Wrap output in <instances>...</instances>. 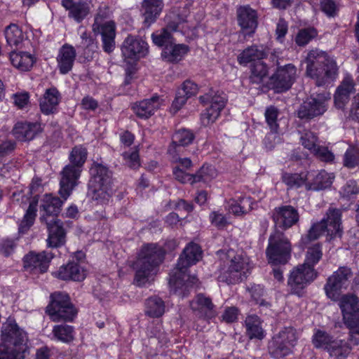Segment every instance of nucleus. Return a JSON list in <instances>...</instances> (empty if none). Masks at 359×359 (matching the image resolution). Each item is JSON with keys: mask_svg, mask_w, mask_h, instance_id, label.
I'll list each match as a JSON object with an SVG mask.
<instances>
[{"mask_svg": "<svg viewBox=\"0 0 359 359\" xmlns=\"http://www.w3.org/2000/svg\"><path fill=\"white\" fill-rule=\"evenodd\" d=\"M126 164L132 169H136L140 166V159L137 151L124 152L123 154Z\"/></svg>", "mask_w": 359, "mask_h": 359, "instance_id": "obj_60", "label": "nucleus"}, {"mask_svg": "<svg viewBox=\"0 0 359 359\" xmlns=\"http://www.w3.org/2000/svg\"><path fill=\"white\" fill-rule=\"evenodd\" d=\"M355 83L353 77L348 74L342 80L341 84L337 88L334 100L335 105L341 108L346 102L348 99L351 93L354 91Z\"/></svg>", "mask_w": 359, "mask_h": 359, "instance_id": "obj_30", "label": "nucleus"}, {"mask_svg": "<svg viewBox=\"0 0 359 359\" xmlns=\"http://www.w3.org/2000/svg\"><path fill=\"white\" fill-rule=\"evenodd\" d=\"M180 90L187 97H191L197 93L198 86L195 83L187 80L183 83L182 87Z\"/></svg>", "mask_w": 359, "mask_h": 359, "instance_id": "obj_63", "label": "nucleus"}, {"mask_svg": "<svg viewBox=\"0 0 359 359\" xmlns=\"http://www.w3.org/2000/svg\"><path fill=\"white\" fill-rule=\"evenodd\" d=\"M41 128L40 124L37 123H17L12 132L14 137L22 142L32 140Z\"/></svg>", "mask_w": 359, "mask_h": 359, "instance_id": "obj_32", "label": "nucleus"}, {"mask_svg": "<svg viewBox=\"0 0 359 359\" xmlns=\"http://www.w3.org/2000/svg\"><path fill=\"white\" fill-rule=\"evenodd\" d=\"M10 60L12 65L21 71H28L34 63V58L27 52L12 51L10 54Z\"/></svg>", "mask_w": 359, "mask_h": 359, "instance_id": "obj_38", "label": "nucleus"}, {"mask_svg": "<svg viewBox=\"0 0 359 359\" xmlns=\"http://www.w3.org/2000/svg\"><path fill=\"white\" fill-rule=\"evenodd\" d=\"M121 51L125 58L137 60L147 54V43L140 38L128 36L123 43Z\"/></svg>", "mask_w": 359, "mask_h": 359, "instance_id": "obj_19", "label": "nucleus"}, {"mask_svg": "<svg viewBox=\"0 0 359 359\" xmlns=\"http://www.w3.org/2000/svg\"><path fill=\"white\" fill-rule=\"evenodd\" d=\"M278 131L269 133L264 139V144L267 149H272L279 142L280 138L277 135Z\"/></svg>", "mask_w": 359, "mask_h": 359, "instance_id": "obj_64", "label": "nucleus"}, {"mask_svg": "<svg viewBox=\"0 0 359 359\" xmlns=\"http://www.w3.org/2000/svg\"><path fill=\"white\" fill-rule=\"evenodd\" d=\"M217 254L224 264L228 265V269L218 276L219 281L235 284L246 278L251 268L248 257L236 255L233 250H219Z\"/></svg>", "mask_w": 359, "mask_h": 359, "instance_id": "obj_5", "label": "nucleus"}, {"mask_svg": "<svg viewBox=\"0 0 359 359\" xmlns=\"http://www.w3.org/2000/svg\"><path fill=\"white\" fill-rule=\"evenodd\" d=\"M170 32L166 27L160 33H153L151 35L153 42L158 46H169L172 42Z\"/></svg>", "mask_w": 359, "mask_h": 359, "instance_id": "obj_52", "label": "nucleus"}, {"mask_svg": "<svg viewBox=\"0 0 359 359\" xmlns=\"http://www.w3.org/2000/svg\"><path fill=\"white\" fill-rule=\"evenodd\" d=\"M189 14V8L187 6L172 8L165 17L166 27L172 32L178 31L180 25L187 22Z\"/></svg>", "mask_w": 359, "mask_h": 359, "instance_id": "obj_31", "label": "nucleus"}, {"mask_svg": "<svg viewBox=\"0 0 359 359\" xmlns=\"http://www.w3.org/2000/svg\"><path fill=\"white\" fill-rule=\"evenodd\" d=\"M248 291L251 295L252 299L255 301V304L261 306H266L269 304L262 299L264 294V288L260 285H253L249 289Z\"/></svg>", "mask_w": 359, "mask_h": 359, "instance_id": "obj_57", "label": "nucleus"}, {"mask_svg": "<svg viewBox=\"0 0 359 359\" xmlns=\"http://www.w3.org/2000/svg\"><path fill=\"white\" fill-rule=\"evenodd\" d=\"M323 348L331 358L346 359L351 351L348 343L344 340L333 339L320 330H316V348Z\"/></svg>", "mask_w": 359, "mask_h": 359, "instance_id": "obj_13", "label": "nucleus"}, {"mask_svg": "<svg viewBox=\"0 0 359 359\" xmlns=\"http://www.w3.org/2000/svg\"><path fill=\"white\" fill-rule=\"evenodd\" d=\"M60 93L55 88L47 89L40 101V108L45 114L55 112L59 103Z\"/></svg>", "mask_w": 359, "mask_h": 359, "instance_id": "obj_35", "label": "nucleus"}, {"mask_svg": "<svg viewBox=\"0 0 359 359\" xmlns=\"http://www.w3.org/2000/svg\"><path fill=\"white\" fill-rule=\"evenodd\" d=\"M5 37L11 47L18 46L24 40L22 30L15 24H11L5 29Z\"/></svg>", "mask_w": 359, "mask_h": 359, "instance_id": "obj_42", "label": "nucleus"}, {"mask_svg": "<svg viewBox=\"0 0 359 359\" xmlns=\"http://www.w3.org/2000/svg\"><path fill=\"white\" fill-rule=\"evenodd\" d=\"M297 115L301 119H312L314 117V99L304 102L297 111Z\"/></svg>", "mask_w": 359, "mask_h": 359, "instance_id": "obj_54", "label": "nucleus"}, {"mask_svg": "<svg viewBox=\"0 0 359 359\" xmlns=\"http://www.w3.org/2000/svg\"><path fill=\"white\" fill-rule=\"evenodd\" d=\"M164 312L165 304L160 297L154 296L147 299L145 310L147 315L151 318H159Z\"/></svg>", "mask_w": 359, "mask_h": 359, "instance_id": "obj_40", "label": "nucleus"}, {"mask_svg": "<svg viewBox=\"0 0 359 359\" xmlns=\"http://www.w3.org/2000/svg\"><path fill=\"white\" fill-rule=\"evenodd\" d=\"M76 55V50L72 46L65 43L60 48L57 57V62L61 74H66L72 70Z\"/></svg>", "mask_w": 359, "mask_h": 359, "instance_id": "obj_25", "label": "nucleus"}, {"mask_svg": "<svg viewBox=\"0 0 359 359\" xmlns=\"http://www.w3.org/2000/svg\"><path fill=\"white\" fill-rule=\"evenodd\" d=\"M319 11L327 18H335L339 15L340 8L336 0H319Z\"/></svg>", "mask_w": 359, "mask_h": 359, "instance_id": "obj_46", "label": "nucleus"}, {"mask_svg": "<svg viewBox=\"0 0 359 359\" xmlns=\"http://www.w3.org/2000/svg\"><path fill=\"white\" fill-rule=\"evenodd\" d=\"M110 17V11L108 6H100L95 16L94 23L92 27H98L99 25L105 23Z\"/></svg>", "mask_w": 359, "mask_h": 359, "instance_id": "obj_58", "label": "nucleus"}, {"mask_svg": "<svg viewBox=\"0 0 359 359\" xmlns=\"http://www.w3.org/2000/svg\"><path fill=\"white\" fill-rule=\"evenodd\" d=\"M314 276V254L306 255L303 264L294 267L287 279V286L291 293L300 295L302 290L313 281Z\"/></svg>", "mask_w": 359, "mask_h": 359, "instance_id": "obj_7", "label": "nucleus"}, {"mask_svg": "<svg viewBox=\"0 0 359 359\" xmlns=\"http://www.w3.org/2000/svg\"><path fill=\"white\" fill-rule=\"evenodd\" d=\"M90 170L93 175L92 198L98 203H105L113 194L112 172L102 163H94Z\"/></svg>", "mask_w": 359, "mask_h": 359, "instance_id": "obj_6", "label": "nucleus"}, {"mask_svg": "<svg viewBox=\"0 0 359 359\" xmlns=\"http://www.w3.org/2000/svg\"><path fill=\"white\" fill-rule=\"evenodd\" d=\"M266 53L262 46H251L243 50L238 56V62L241 65H246L249 62H255L262 60Z\"/></svg>", "mask_w": 359, "mask_h": 359, "instance_id": "obj_37", "label": "nucleus"}, {"mask_svg": "<svg viewBox=\"0 0 359 359\" xmlns=\"http://www.w3.org/2000/svg\"><path fill=\"white\" fill-rule=\"evenodd\" d=\"M199 100L203 104L210 103V106L201 114V122L205 126L214 123L219 116L221 111L226 104V98L224 95L218 93L201 95Z\"/></svg>", "mask_w": 359, "mask_h": 359, "instance_id": "obj_14", "label": "nucleus"}, {"mask_svg": "<svg viewBox=\"0 0 359 359\" xmlns=\"http://www.w3.org/2000/svg\"><path fill=\"white\" fill-rule=\"evenodd\" d=\"M173 175L177 180L181 183L189 182L194 184V175L187 173L182 168L176 167L173 169Z\"/></svg>", "mask_w": 359, "mask_h": 359, "instance_id": "obj_62", "label": "nucleus"}, {"mask_svg": "<svg viewBox=\"0 0 359 359\" xmlns=\"http://www.w3.org/2000/svg\"><path fill=\"white\" fill-rule=\"evenodd\" d=\"M163 257V250L156 244H147L142 247L133 264L136 271L135 281L137 285H144L149 281V278L156 273Z\"/></svg>", "mask_w": 359, "mask_h": 359, "instance_id": "obj_3", "label": "nucleus"}, {"mask_svg": "<svg viewBox=\"0 0 359 359\" xmlns=\"http://www.w3.org/2000/svg\"><path fill=\"white\" fill-rule=\"evenodd\" d=\"M307 176V172H301L299 174L285 173L283 175V181L290 188L299 187L305 184L306 189L310 190L311 189V184L306 183Z\"/></svg>", "mask_w": 359, "mask_h": 359, "instance_id": "obj_43", "label": "nucleus"}, {"mask_svg": "<svg viewBox=\"0 0 359 359\" xmlns=\"http://www.w3.org/2000/svg\"><path fill=\"white\" fill-rule=\"evenodd\" d=\"M190 306L199 317L211 318L215 316L214 305L211 299L203 294H198L190 302Z\"/></svg>", "mask_w": 359, "mask_h": 359, "instance_id": "obj_28", "label": "nucleus"}, {"mask_svg": "<svg viewBox=\"0 0 359 359\" xmlns=\"http://www.w3.org/2000/svg\"><path fill=\"white\" fill-rule=\"evenodd\" d=\"M272 218L276 226L287 229L299 221V214L292 206L283 205L273 210Z\"/></svg>", "mask_w": 359, "mask_h": 359, "instance_id": "obj_18", "label": "nucleus"}, {"mask_svg": "<svg viewBox=\"0 0 359 359\" xmlns=\"http://www.w3.org/2000/svg\"><path fill=\"white\" fill-rule=\"evenodd\" d=\"M56 276L64 280L82 281L86 277V271L79 263L72 261L61 266Z\"/></svg>", "mask_w": 359, "mask_h": 359, "instance_id": "obj_24", "label": "nucleus"}, {"mask_svg": "<svg viewBox=\"0 0 359 359\" xmlns=\"http://www.w3.org/2000/svg\"><path fill=\"white\" fill-rule=\"evenodd\" d=\"M334 178V173L320 170L316 175V191L330 190Z\"/></svg>", "mask_w": 359, "mask_h": 359, "instance_id": "obj_44", "label": "nucleus"}, {"mask_svg": "<svg viewBox=\"0 0 359 359\" xmlns=\"http://www.w3.org/2000/svg\"><path fill=\"white\" fill-rule=\"evenodd\" d=\"M53 257V256L50 252L43 251L36 253L30 252L23 259L24 267L30 272L44 273L47 271Z\"/></svg>", "mask_w": 359, "mask_h": 359, "instance_id": "obj_17", "label": "nucleus"}, {"mask_svg": "<svg viewBox=\"0 0 359 359\" xmlns=\"http://www.w3.org/2000/svg\"><path fill=\"white\" fill-rule=\"evenodd\" d=\"M291 250V244L283 233L277 231L270 236L266 253L271 264H285L290 259Z\"/></svg>", "mask_w": 359, "mask_h": 359, "instance_id": "obj_10", "label": "nucleus"}, {"mask_svg": "<svg viewBox=\"0 0 359 359\" xmlns=\"http://www.w3.org/2000/svg\"><path fill=\"white\" fill-rule=\"evenodd\" d=\"M238 25L248 33L254 32L257 26V13L249 5L239 6L236 10Z\"/></svg>", "mask_w": 359, "mask_h": 359, "instance_id": "obj_23", "label": "nucleus"}, {"mask_svg": "<svg viewBox=\"0 0 359 359\" xmlns=\"http://www.w3.org/2000/svg\"><path fill=\"white\" fill-rule=\"evenodd\" d=\"M314 223L310 226L308 233L302 237L300 246L303 248H308L306 255H309L311 252L314 253Z\"/></svg>", "mask_w": 359, "mask_h": 359, "instance_id": "obj_56", "label": "nucleus"}, {"mask_svg": "<svg viewBox=\"0 0 359 359\" xmlns=\"http://www.w3.org/2000/svg\"><path fill=\"white\" fill-rule=\"evenodd\" d=\"M338 300L344 323L347 326L359 317V298L355 294H347L341 295Z\"/></svg>", "mask_w": 359, "mask_h": 359, "instance_id": "obj_20", "label": "nucleus"}, {"mask_svg": "<svg viewBox=\"0 0 359 359\" xmlns=\"http://www.w3.org/2000/svg\"><path fill=\"white\" fill-rule=\"evenodd\" d=\"M53 334L57 340L67 343L74 339V327L68 325H55Z\"/></svg>", "mask_w": 359, "mask_h": 359, "instance_id": "obj_47", "label": "nucleus"}, {"mask_svg": "<svg viewBox=\"0 0 359 359\" xmlns=\"http://www.w3.org/2000/svg\"><path fill=\"white\" fill-rule=\"evenodd\" d=\"M95 34L102 36L103 50L108 53L115 48L116 24L113 20H107L105 23L99 25L98 27H92Z\"/></svg>", "mask_w": 359, "mask_h": 359, "instance_id": "obj_22", "label": "nucleus"}, {"mask_svg": "<svg viewBox=\"0 0 359 359\" xmlns=\"http://www.w3.org/2000/svg\"><path fill=\"white\" fill-rule=\"evenodd\" d=\"M4 343L0 344V359H24L27 352V335L15 320H8L1 327Z\"/></svg>", "mask_w": 359, "mask_h": 359, "instance_id": "obj_2", "label": "nucleus"}, {"mask_svg": "<svg viewBox=\"0 0 359 359\" xmlns=\"http://www.w3.org/2000/svg\"><path fill=\"white\" fill-rule=\"evenodd\" d=\"M331 93L327 90L316 95V116L323 114L327 109Z\"/></svg>", "mask_w": 359, "mask_h": 359, "instance_id": "obj_50", "label": "nucleus"}, {"mask_svg": "<svg viewBox=\"0 0 359 359\" xmlns=\"http://www.w3.org/2000/svg\"><path fill=\"white\" fill-rule=\"evenodd\" d=\"M313 37V29H302L298 32L295 41L301 46L307 44Z\"/></svg>", "mask_w": 359, "mask_h": 359, "instance_id": "obj_61", "label": "nucleus"}, {"mask_svg": "<svg viewBox=\"0 0 359 359\" xmlns=\"http://www.w3.org/2000/svg\"><path fill=\"white\" fill-rule=\"evenodd\" d=\"M278 114V109L274 106L267 107L265 111L266 121L271 131L278 130L279 126L277 122Z\"/></svg>", "mask_w": 359, "mask_h": 359, "instance_id": "obj_53", "label": "nucleus"}, {"mask_svg": "<svg viewBox=\"0 0 359 359\" xmlns=\"http://www.w3.org/2000/svg\"><path fill=\"white\" fill-rule=\"evenodd\" d=\"M268 74L267 65L262 60H259L251 65L249 79L252 83L259 84L267 77Z\"/></svg>", "mask_w": 359, "mask_h": 359, "instance_id": "obj_39", "label": "nucleus"}, {"mask_svg": "<svg viewBox=\"0 0 359 359\" xmlns=\"http://www.w3.org/2000/svg\"><path fill=\"white\" fill-rule=\"evenodd\" d=\"M87 158L86 149L82 147H75L69 155L70 163L67 165L61 172L59 194L64 199L71 195L77 185L82 167Z\"/></svg>", "mask_w": 359, "mask_h": 359, "instance_id": "obj_4", "label": "nucleus"}, {"mask_svg": "<svg viewBox=\"0 0 359 359\" xmlns=\"http://www.w3.org/2000/svg\"><path fill=\"white\" fill-rule=\"evenodd\" d=\"M67 199H65L66 201ZM63 201L57 196L51 194H46L41 200L40 208L43 211V214L48 219L56 218L55 217L60 212Z\"/></svg>", "mask_w": 359, "mask_h": 359, "instance_id": "obj_33", "label": "nucleus"}, {"mask_svg": "<svg viewBox=\"0 0 359 359\" xmlns=\"http://www.w3.org/2000/svg\"><path fill=\"white\" fill-rule=\"evenodd\" d=\"M273 337H279L283 341V344L288 346L291 350H292L297 341L295 330L290 327H285Z\"/></svg>", "mask_w": 359, "mask_h": 359, "instance_id": "obj_48", "label": "nucleus"}, {"mask_svg": "<svg viewBox=\"0 0 359 359\" xmlns=\"http://www.w3.org/2000/svg\"><path fill=\"white\" fill-rule=\"evenodd\" d=\"M338 67L333 57L316 49V86H332L338 76Z\"/></svg>", "mask_w": 359, "mask_h": 359, "instance_id": "obj_8", "label": "nucleus"}, {"mask_svg": "<svg viewBox=\"0 0 359 359\" xmlns=\"http://www.w3.org/2000/svg\"><path fill=\"white\" fill-rule=\"evenodd\" d=\"M351 268L344 266H339L333 274L327 278L325 285L327 296L333 301H338L342 290H346L353 277Z\"/></svg>", "mask_w": 359, "mask_h": 359, "instance_id": "obj_12", "label": "nucleus"}, {"mask_svg": "<svg viewBox=\"0 0 359 359\" xmlns=\"http://www.w3.org/2000/svg\"><path fill=\"white\" fill-rule=\"evenodd\" d=\"M189 51V47L184 44H175L172 42L166 46L162 51L161 56L164 60L177 63L180 61Z\"/></svg>", "mask_w": 359, "mask_h": 359, "instance_id": "obj_34", "label": "nucleus"}, {"mask_svg": "<svg viewBox=\"0 0 359 359\" xmlns=\"http://www.w3.org/2000/svg\"><path fill=\"white\" fill-rule=\"evenodd\" d=\"M164 4L163 0H143L141 5V16L144 28H149L159 18Z\"/></svg>", "mask_w": 359, "mask_h": 359, "instance_id": "obj_21", "label": "nucleus"}, {"mask_svg": "<svg viewBox=\"0 0 359 359\" xmlns=\"http://www.w3.org/2000/svg\"><path fill=\"white\" fill-rule=\"evenodd\" d=\"M62 6L69 11L68 15L77 22H81L89 13V5L81 1L62 0Z\"/></svg>", "mask_w": 359, "mask_h": 359, "instance_id": "obj_27", "label": "nucleus"}, {"mask_svg": "<svg viewBox=\"0 0 359 359\" xmlns=\"http://www.w3.org/2000/svg\"><path fill=\"white\" fill-rule=\"evenodd\" d=\"M50 299L46 311L53 321L73 320L77 314V310L67 294L55 292L50 295Z\"/></svg>", "mask_w": 359, "mask_h": 359, "instance_id": "obj_9", "label": "nucleus"}, {"mask_svg": "<svg viewBox=\"0 0 359 359\" xmlns=\"http://www.w3.org/2000/svg\"><path fill=\"white\" fill-rule=\"evenodd\" d=\"M316 158L325 163H332L334 161V154L327 147L317 145L316 143Z\"/></svg>", "mask_w": 359, "mask_h": 359, "instance_id": "obj_55", "label": "nucleus"}, {"mask_svg": "<svg viewBox=\"0 0 359 359\" xmlns=\"http://www.w3.org/2000/svg\"><path fill=\"white\" fill-rule=\"evenodd\" d=\"M283 341L279 337H274L269 341L268 350L269 354L274 358H281L285 357L292 353L288 346L283 344Z\"/></svg>", "mask_w": 359, "mask_h": 359, "instance_id": "obj_41", "label": "nucleus"}, {"mask_svg": "<svg viewBox=\"0 0 359 359\" xmlns=\"http://www.w3.org/2000/svg\"><path fill=\"white\" fill-rule=\"evenodd\" d=\"M41 222H44L48 231L47 245L50 248H59L66 242V231L60 219L53 218L48 219L44 215L39 218Z\"/></svg>", "mask_w": 359, "mask_h": 359, "instance_id": "obj_16", "label": "nucleus"}, {"mask_svg": "<svg viewBox=\"0 0 359 359\" xmlns=\"http://www.w3.org/2000/svg\"><path fill=\"white\" fill-rule=\"evenodd\" d=\"M342 212L336 208H329L325 216L320 222H316V240L325 234L327 241L337 237L341 238L343 233L341 226Z\"/></svg>", "mask_w": 359, "mask_h": 359, "instance_id": "obj_11", "label": "nucleus"}, {"mask_svg": "<svg viewBox=\"0 0 359 359\" xmlns=\"http://www.w3.org/2000/svg\"><path fill=\"white\" fill-rule=\"evenodd\" d=\"M216 176V171L211 165H203L200 170L194 175V183L198 182H207Z\"/></svg>", "mask_w": 359, "mask_h": 359, "instance_id": "obj_51", "label": "nucleus"}, {"mask_svg": "<svg viewBox=\"0 0 359 359\" xmlns=\"http://www.w3.org/2000/svg\"><path fill=\"white\" fill-rule=\"evenodd\" d=\"M263 321L257 315H248L245 320V334L250 339L262 340L266 337Z\"/></svg>", "mask_w": 359, "mask_h": 359, "instance_id": "obj_29", "label": "nucleus"}, {"mask_svg": "<svg viewBox=\"0 0 359 359\" xmlns=\"http://www.w3.org/2000/svg\"><path fill=\"white\" fill-rule=\"evenodd\" d=\"M194 139V133L187 129L182 128L177 130L172 135V144L168 148V152L174 155L179 147H184L191 144Z\"/></svg>", "mask_w": 359, "mask_h": 359, "instance_id": "obj_36", "label": "nucleus"}, {"mask_svg": "<svg viewBox=\"0 0 359 359\" xmlns=\"http://www.w3.org/2000/svg\"><path fill=\"white\" fill-rule=\"evenodd\" d=\"M201 250L198 245L189 243L180 256L176 268L170 273L169 285L170 292L180 297L188 295L189 291L197 283L195 276L187 273L190 266L198 262L201 258Z\"/></svg>", "mask_w": 359, "mask_h": 359, "instance_id": "obj_1", "label": "nucleus"}, {"mask_svg": "<svg viewBox=\"0 0 359 359\" xmlns=\"http://www.w3.org/2000/svg\"><path fill=\"white\" fill-rule=\"evenodd\" d=\"M297 69L294 65L288 64L279 67L270 78L271 84L278 93L290 89L295 81Z\"/></svg>", "mask_w": 359, "mask_h": 359, "instance_id": "obj_15", "label": "nucleus"}, {"mask_svg": "<svg viewBox=\"0 0 359 359\" xmlns=\"http://www.w3.org/2000/svg\"><path fill=\"white\" fill-rule=\"evenodd\" d=\"M36 216V204L30 203L23 219L19 224V233H25L33 225Z\"/></svg>", "mask_w": 359, "mask_h": 359, "instance_id": "obj_45", "label": "nucleus"}, {"mask_svg": "<svg viewBox=\"0 0 359 359\" xmlns=\"http://www.w3.org/2000/svg\"><path fill=\"white\" fill-rule=\"evenodd\" d=\"M161 99L158 96H153L150 99H145L133 106L135 114L141 118H148L159 109Z\"/></svg>", "mask_w": 359, "mask_h": 359, "instance_id": "obj_26", "label": "nucleus"}, {"mask_svg": "<svg viewBox=\"0 0 359 359\" xmlns=\"http://www.w3.org/2000/svg\"><path fill=\"white\" fill-rule=\"evenodd\" d=\"M359 164V158L353 149H348L344 156V165L348 168H354Z\"/></svg>", "mask_w": 359, "mask_h": 359, "instance_id": "obj_59", "label": "nucleus"}, {"mask_svg": "<svg viewBox=\"0 0 359 359\" xmlns=\"http://www.w3.org/2000/svg\"><path fill=\"white\" fill-rule=\"evenodd\" d=\"M273 337H279L283 341V344L288 346L291 350H292L297 341L295 330L290 327H285Z\"/></svg>", "mask_w": 359, "mask_h": 359, "instance_id": "obj_49", "label": "nucleus"}]
</instances>
